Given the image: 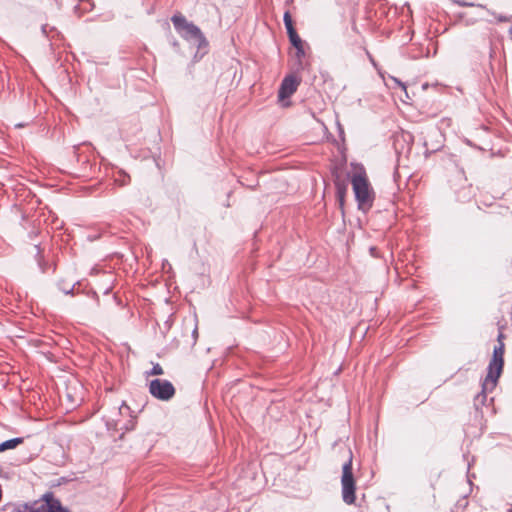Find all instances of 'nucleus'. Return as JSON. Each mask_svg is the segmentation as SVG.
<instances>
[{"label": "nucleus", "mask_w": 512, "mask_h": 512, "mask_svg": "<svg viewBox=\"0 0 512 512\" xmlns=\"http://www.w3.org/2000/svg\"><path fill=\"white\" fill-rule=\"evenodd\" d=\"M504 337V334L500 332L497 338L498 345L494 347L493 356L488 366V372L482 383L481 395L483 398H486L487 393L492 392L495 389L498 379L502 374L505 351V345L503 342Z\"/></svg>", "instance_id": "f257e3e1"}, {"label": "nucleus", "mask_w": 512, "mask_h": 512, "mask_svg": "<svg viewBox=\"0 0 512 512\" xmlns=\"http://www.w3.org/2000/svg\"><path fill=\"white\" fill-rule=\"evenodd\" d=\"M351 184L358 208L365 212L368 211L373 206L375 192L363 167L357 168L353 173Z\"/></svg>", "instance_id": "f03ea898"}, {"label": "nucleus", "mask_w": 512, "mask_h": 512, "mask_svg": "<svg viewBox=\"0 0 512 512\" xmlns=\"http://www.w3.org/2000/svg\"><path fill=\"white\" fill-rule=\"evenodd\" d=\"M171 21L179 35L186 41L197 46L198 49L208 45V42L200 28L192 22H189L182 14H174Z\"/></svg>", "instance_id": "7ed1b4c3"}, {"label": "nucleus", "mask_w": 512, "mask_h": 512, "mask_svg": "<svg viewBox=\"0 0 512 512\" xmlns=\"http://www.w3.org/2000/svg\"><path fill=\"white\" fill-rule=\"evenodd\" d=\"M342 497L346 504H353L356 496V483L352 473V455L349 454L348 460L343 465V473L341 477Z\"/></svg>", "instance_id": "20e7f679"}, {"label": "nucleus", "mask_w": 512, "mask_h": 512, "mask_svg": "<svg viewBox=\"0 0 512 512\" xmlns=\"http://www.w3.org/2000/svg\"><path fill=\"white\" fill-rule=\"evenodd\" d=\"M149 392L156 399L168 401L175 395V388L168 380L155 379L149 384Z\"/></svg>", "instance_id": "39448f33"}, {"label": "nucleus", "mask_w": 512, "mask_h": 512, "mask_svg": "<svg viewBox=\"0 0 512 512\" xmlns=\"http://www.w3.org/2000/svg\"><path fill=\"white\" fill-rule=\"evenodd\" d=\"M39 512H71L69 508L62 505L61 501L55 497L52 491H48L41 496Z\"/></svg>", "instance_id": "423d86ee"}, {"label": "nucleus", "mask_w": 512, "mask_h": 512, "mask_svg": "<svg viewBox=\"0 0 512 512\" xmlns=\"http://www.w3.org/2000/svg\"><path fill=\"white\" fill-rule=\"evenodd\" d=\"M284 24H285L291 44L297 49V56L298 57L303 56L304 55L303 42L294 28L292 17H291V14L289 11H286L284 13Z\"/></svg>", "instance_id": "0eeeda50"}, {"label": "nucleus", "mask_w": 512, "mask_h": 512, "mask_svg": "<svg viewBox=\"0 0 512 512\" xmlns=\"http://www.w3.org/2000/svg\"><path fill=\"white\" fill-rule=\"evenodd\" d=\"M57 286L59 290H61L65 294H72L75 293L78 294L80 292L86 293L88 296H91V298H95L96 292L90 288L88 291H86V286L82 282H66L65 280H61L57 283Z\"/></svg>", "instance_id": "6e6552de"}, {"label": "nucleus", "mask_w": 512, "mask_h": 512, "mask_svg": "<svg viewBox=\"0 0 512 512\" xmlns=\"http://www.w3.org/2000/svg\"><path fill=\"white\" fill-rule=\"evenodd\" d=\"M299 85V80L293 75L286 76L279 88L278 97L280 100H284L294 94Z\"/></svg>", "instance_id": "1a4fd4ad"}, {"label": "nucleus", "mask_w": 512, "mask_h": 512, "mask_svg": "<svg viewBox=\"0 0 512 512\" xmlns=\"http://www.w3.org/2000/svg\"><path fill=\"white\" fill-rule=\"evenodd\" d=\"M95 7L93 0H78L77 5L74 7V13L78 17H82L84 14L91 12Z\"/></svg>", "instance_id": "9d476101"}, {"label": "nucleus", "mask_w": 512, "mask_h": 512, "mask_svg": "<svg viewBox=\"0 0 512 512\" xmlns=\"http://www.w3.org/2000/svg\"><path fill=\"white\" fill-rule=\"evenodd\" d=\"M41 497L32 502H27L16 506L12 512H39Z\"/></svg>", "instance_id": "9b49d317"}, {"label": "nucleus", "mask_w": 512, "mask_h": 512, "mask_svg": "<svg viewBox=\"0 0 512 512\" xmlns=\"http://www.w3.org/2000/svg\"><path fill=\"white\" fill-rule=\"evenodd\" d=\"M24 442V438L22 437H16L9 440H6L2 443H0V453L4 452L6 450L14 449L18 445L22 444Z\"/></svg>", "instance_id": "f8f14e48"}, {"label": "nucleus", "mask_w": 512, "mask_h": 512, "mask_svg": "<svg viewBox=\"0 0 512 512\" xmlns=\"http://www.w3.org/2000/svg\"><path fill=\"white\" fill-rule=\"evenodd\" d=\"M35 250V258L38 263V266L41 269V271L45 273L48 270V263L44 261L43 251L39 245H35Z\"/></svg>", "instance_id": "ddd939ff"}, {"label": "nucleus", "mask_w": 512, "mask_h": 512, "mask_svg": "<svg viewBox=\"0 0 512 512\" xmlns=\"http://www.w3.org/2000/svg\"><path fill=\"white\" fill-rule=\"evenodd\" d=\"M336 186H337V197L339 200V204H340V207L343 208L344 198H345V194H346V187H345V185H342L340 183H337Z\"/></svg>", "instance_id": "4468645a"}, {"label": "nucleus", "mask_w": 512, "mask_h": 512, "mask_svg": "<svg viewBox=\"0 0 512 512\" xmlns=\"http://www.w3.org/2000/svg\"><path fill=\"white\" fill-rule=\"evenodd\" d=\"M164 373V370L162 366L158 363L154 364L151 371L146 372L147 376H156V375H162Z\"/></svg>", "instance_id": "2eb2a0df"}, {"label": "nucleus", "mask_w": 512, "mask_h": 512, "mask_svg": "<svg viewBox=\"0 0 512 512\" xmlns=\"http://www.w3.org/2000/svg\"><path fill=\"white\" fill-rule=\"evenodd\" d=\"M103 276L109 278L108 281H106V283L103 285V290H104V293H108L111 289H112V283H113V276L109 273H103Z\"/></svg>", "instance_id": "dca6fc26"}, {"label": "nucleus", "mask_w": 512, "mask_h": 512, "mask_svg": "<svg viewBox=\"0 0 512 512\" xmlns=\"http://www.w3.org/2000/svg\"><path fill=\"white\" fill-rule=\"evenodd\" d=\"M48 28L50 29V31L53 30V27H49L48 24L42 25V28H41L43 34H45L46 36H49Z\"/></svg>", "instance_id": "f3484780"}]
</instances>
